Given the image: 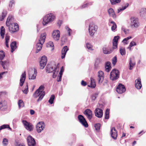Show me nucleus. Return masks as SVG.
Masks as SVG:
<instances>
[{
    "mask_svg": "<svg viewBox=\"0 0 146 146\" xmlns=\"http://www.w3.org/2000/svg\"><path fill=\"white\" fill-rule=\"evenodd\" d=\"M44 88V87L43 86H40L33 94V96L35 98H36L39 97L37 100L38 102L42 100L45 95L44 91H43Z\"/></svg>",
    "mask_w": 146,
    "mask_h": 146,
    "instance_id": "f257e3e1",
    "label": "nucleus"
},
{
    "mask_svg": "<svg viewBox=\"0 0 146 146\" xmlns=\"http://www.w3.org/2000/svg\"><path fill=\"white\" fill-rule=\"evenodd\" d=\"M55 18L54 15L52 13L46 14L43 18L42 25H46L48 23L53 21Z\"/></svg>",
    "mask_w": 146,
    "mask_h": 146,
    "instance_id": "f03ea898",
    "label": "nucleus"
},
{
    "mask_svg": "<svg viewBox=\"0 0 146 146\" xmlns=\"http://www.w3.org/2000/svg\"><path fill=\"white\" fill-rule=\"evenodd\" d=\"M46 36V34L45 33L41 34L40 38L36 44V53L38 52L39 51L41 50L42 45L45 42Z\"/></svg>",
    "mask_w": 146,
    "mask_h": 146,
    "instance_id": "7ed1b4c3",
    "label": "nucleus"
},
{
    "mask_svg": "<svg viewBox=\"0 0 146 146\" xmlns=\"http://www.w3.org/2000/svg\"><path fill=\"white\" fill-rule=\"evenodd\" d=\"M130 26L132 28H137L140 25L139 19L135 17H131L130 18Z\"/></svg>",
    "mask_w": 146,
    "mask_h": 146,
    "instance_id": "20e7f679",
    "label": "nucleus"
},
{
    "mask_svg": "<svg viewBox=\"0 0 146 146\" xmlns=\"http://www.w3.org/2000/svg\"><path fill=\"white\" fill-rule=\"evenodd\" d=\"M119 76V71L115 69L113 70L110 72V78L111 80L113 81L118 79Z\"/></svg>",
    "mask_w": 146,
    "mask_h": 146,
    "instance_id": "39448f33",
    "label": "nucleus"
},
{
    "mask_svg": "<svg viewBox=\"0 0 146 146\" xmlns=\"http://www.w3.org/2000/svg\"><path fill=\"white\" fill-rule=\"evenodd\" d=\"M6 26L8 27L9 32L12 33L17 32L19 30L18 25L17 23H12Z\"/></svg>",
    "mask_w": 146,
    "mask_h": 146,
    "instance_id": "423d86ee",
    "label": "nucleus"
},
{
    "mask_svg": "<svg viewBox=\"0 0 146 146\" xmlns=\"http://www.w3.org/2000/svg\"><path fill=\"white\" fill-rule=\"evenodd\" d=\"M97 29V26L94 24L91 23L90 25L88 30L90 35L91 36H93Z\"/></svg>",
    "mask_w": 146,
    "mask_h": 146,
    "instance_id": "0eeeda50",
    "label": "nucleus"
},
{
    "mask_svg": "<svg viewBox=\"0 0 146 146\" xmlns=\"http://www.w3.org/2000/svg\"><path fill=\"white\" fill-rule=\"evenodd\" d=\"M28 74L29 79H35L37 74L36 69L35 68H34V70L31 69L29 70Z\"/></svg>",
    "mask_w": 146,
    "mask_h": 146,
    "instance_id": "6e6552de",
    "label": "nucleus"
},
{
    "mask_svg": "<svg viewBox=\"0 0 146 146\" xmlns=\"http://www.w3.org/2000/svg\"><path fill=\"white\" fill-rule=\"evenodd\" d=\"M78 119L79 122L85 127H88V123L85 118L82 115H80L78 116Z\"/></svg>",
    "mask_w": 146,
    "mask_h": 146,
    "instance_id": "1a4fd4ad",
    "label": "nucleus"
},
{
    "mask_svg": "<svg viewBox=\"0 0 146 146\" xmlns=\"http://www.w3.org/2000/svg\"><path fill=\"white\" fill-rule=\"evenodd\" d=\"M45 125L44 123L42 122H40L37 123L36 125V130L38 133H40L44 128Z\"/></svg>",
    "mask_w": 146,
    "mask_h": 146,
    "instance_id": "9d476101",
    "label": "nucleus"
},
{
    "mask_svg": "<svg viewBox=\"0 0 146 146\" xmlns=\"http://www.w3.org/2000/svg\"><path fill=\"white\" fill-rule=\"evenodd\" d=\"M22 123L27 129L30 131L33 130V125L31 123L28 122L26 120H23Z\"/></svg>",
    "mask_w": 146,
    "mask_h": 146,
    "instance_id": "9b49d317",
    "label": "nucleus"
},
{
    "mask_svg": "<svg viewBox=\"0 0 146 146\" xmlns=\"http://www.w3.org/2000/svg\"><path fill=\"white\" fill-rule=\"evenodd\" d=\"M27 140L29 146H35L36 142L34 139L31 136L29 135L27 138Z\"/></svg>",
    "mask_w": 146,
    "mask_h": 146,
    "instance_id": "f8f14e48",
    "label": "nucleus"
},
{
    "mask_svg": "<svg viewBox=\"0 0 146 146\" xmlns=\"http://www.w3.org/2000/svg\"><path fill=\"white\" fill-rule=\"evenodd\" d=\"M116 91L118 94H121L125 92V88L123 85L119 84L116 88Z\"/></svg>",
    "mask_w": 146,
    "mask_h": 146,
    "instance_id": "ddd939ff",
    "label": "nucleus"
},
{
    "mask_svg": "<svg viewBox=\"0 0 146 146\" xmlns=\"http://www.w3.org/2000/svg\"><path fill=\"white\" fill-rule=\"evenodd\" d=\"M84 113L86 116L89 120L92 119L93 115L92 112L90 109H87L85 110L84 112Z\"/></svg>",
    "mask_w": 146,
    "mask_h": 146,
    "instance_id": "4468645a",
    "label": "nucleus"
},
{
    "mask_svg": "<svg viewBox=\"0 0 146 146\" xmlns=\"http://www.w3.org/2000/svg\"><path fill=\"white\" fill-rule=\"evenodd\" d=\"M94 113L96 117L100 118L102 117L103 115V110L100 108H96L94 111Z\"/></svg>",
    "mask_w": 146,
    "mask_h": 146,
    "instance_id": "2eb2a0df",
    "label": "nucleus"
},
{
    "mask_svg": "<svg viewBox=\"0 0 146 146\" xmlns=\"http://www.w3.org/2000/svg\"><path fill=\"white\" fill-rule=\"evenodd\" d=\"M7 108V102L5 100H2L0 101V110L5 111Z\"/></svg>",
    "mask_w": 146,
    "mask_h": 146,
    "instance_id": "dca6fc26",
    "label": "nucleus"
},
{
    "mask_svg": "<svg viewBox=\"0 0 146 146\" xmlns=\"http://www.w3.org/2000/svg\"><path fill=\"white\" fill-rule=\"evenodd\" d=\"M54 39L55 40H59L60 36V32L58 30L54 31L52 35Z\"/></svg>",
    "mask_w": 146,
    "mask_h": 146,
    "instance_id": "f3484780",
    "label": "nucleus"
},
{
    "mask_svg": "<svg viewBox=\"0 0 146 146\" xmlns=\"http://www.w3.org/2000/svg\"><path fill=\"white\" fill-rule=\"evenodd\" d=\"M110 134L113 139H117V132L114 127H113L111 128Z\"/></svg>",
    "mask_w": 146,
    "mask_h": 146,
    "instance_id": "a211bd4d",
    "label": "nucleus"
},
{
    "mask_svg": "<svg viewBox=\"0 0 146 146\" xmlns=\"http://www.w3.org/2000/svg\"><path fill=\"white\" fill-rule=\"evenodd\" d=\"M98 80L99 84L102 83L104 78V72L101 71H99L98 73Z\"/></svg>",
    "mask_w": 146,
    "mask_h": 146,
    "instance_id": "6ab92c4d",
    "label": "nucleus"
},
{
    "mask_svg": "<svg viewBox=\"0 0 146 146\" xmlns=\"http://www.w3.org/2000/svg\"><path fill=\"white\" fill-rule=\"evenodd\" d=\"M69 49L67 46H65L63 47L61 51V58L63 59L65 58L67 52Z\"/></svg>",
    "mask_w": 146,
    "mask_h": 146,
    "instance_id": "aec40b11",
    "label": "nucleus"
},
{
    "mask_svg": "<svg viewBox=\"0 0 146 146\" xmlns=\"http://www.w3.org/2000/svg\"><path fill=\"white\" fill-rule=\"evenodd\" d=\"M26 72H24L22 74L21 76V78L20 80V86H22L24 82L25 78H26Z\"/></svg>",
    "mask_w": 146,
    "mask_h": 146,
    "instance_id": "412c9836",
    "label": "nucleus"
},
{
    "mask_svg": "<svg viewBox=\"0 0 146 146\" xmlns=\"http://www.w3.org/2000/svg\"><path fill=\"white\" fill-rule=\"evenodd\" d=\"M135 86L138 89H140L142 87L141 79L139 78L135 80Z\"/></svg>",
    "mask_w": 146,
    "mask_h": 146,
    "instance_id": "4be33fe9",
    "label": "nucleus"
},
{
    "mask_svg": "<svg viewBox=\"0 0 146 146\" xmlns=\"http://www.w3.org/2000/svg\"><path fill=\"white\" fill-rule=\"evenodd\" d=\"M108 12L110 16L112 17L114 19L116 18V15L113 9L110 8L108 10Z\"/></svg>",
    "mask_w": 146,
    "mask_h": 146,
    "instance_id": "5701e85b",
    "label": "nucleus"
},
{
    "mask_svg": "<svg viewBox=\"0 0 146 146\" xmlns=\"http://www.w3.org/2000/svg\"><path fill=\"white\" fill-rule=\"evenodd\" d=\"M111 68V63L110 62H107L105 64L106 71L107 72H109Z\"/></svg>",
    "mask_w": 146,
    "mask_h": 146,
    "instance_id": "b1692460",
    "label": "nucleus"
},
{
    "mask_svg": "<svg viewBox=\"0 0 146 146\" xmlns=\"http://www.w3.org/2000/svg\"><path fill=\"white\" fill-rule=\"evenodd\" d=\"M16 42L15 41L13 42H11L10 45L11 48V52H13L17 48Z\"/></svg>",
    "mask_w": 146,
    "mask_h": 146,
    "instance_id": "393cba45",
    "label": "nucleus"
},
{
    "mask_svg": "<svg viewBox=\"0 0 146 146\" xmlns=\"http://www.w3.org/2000/svg\"><path fill=\"white\" fill-rule=\"evenodd\" d=\"M13 19V16H9L7 19L6 22V25H9L12 24L11 22Z\"/></svg>",
    "mask_w": 146,
    "mask_h": 146,
    "instance_id": "a878e982",
    "label": "nucleus"
},
{
    "mask_svg": "<svg viewBox=\"0 0 146 146\" xmlns=\"http://www.w3.org/2000/svg\"><path fill=\"white\" fill-rule=\"evenodd\" d=\"M135 62L133 60H132L131 58L129 59V68L130 70H132L133 67L135 66Z\"/></svg>",
    "mask_w": 146,
    "mask_h": 146,
    "instance_id": "bb28decb",
    "label": "nucleus"
},
{
    "mask_svg": "<svg viewBox=\"0 0 146 146\" xmlns=\"http://www.w3.org/2000/svg\"><path fill=\"white\" fill-rule=\"evenodd\" d=\"M0 63L4 69L5 68V66H7L9 64V62L8 61H2L1 60Z\"/></svg>",
    "mask_w": 146,
    "mask_h": 146,
    "instance_id": "cd10ccee",
    "label": "nucleus"
},
{
    "mask_svg": "<svg viewBox=\"0 0 146 146\" xmlns=\"http://www.w3.org/2000/svg\"><path fill=\"white\" fill-rule=\"evenodd\" d=\"M46 72L48 73H50L52 72L53 71L52 67H51V66L48 64L46 67Z\"/></svg>",
    "mask_w": 146,
    "mask_h": 146,
    "instance_id": "c85d7f7f",
    "label": "nucleus"
},
{
    "mask_svg": "<svg viewBox=\"0 0 146 146\" xmlns=\"http://www.w3.org/2000/svg\"><path fill=\"white\" fill-rule=\"evenodd\" d=\"M88 86L92 88H94L96 86L95 80L92 78H91L90 86L88 85Z\"/></svg>",
    "mask_w": 146,
    "mask_h": 146,
    "instance_id": "c756f323",
    "label": "nucleus"
},
{
    "mask_svg": "<svg viewBox=\"0 0 146 146\" xmlns=\"http://www.w3.org/2000/svg\"><path fill=\"white\" fill-rule=\"evenodd\" d=\"M9 36L7 34H6L5 37V44L6 47L8 48L9 46L8 44L9 41Z\"/></svg>",
    "mask_w": 146,
    "mask_h": 146,
    "instance_id": "7c9ffc66",
    "label": "nucleus"
},
{
    "mask_svg": "<svg viewBox=\"0 0 146 146\" xmlns=\"http://www.w3.org/2000/svg\"><path fill=\"white\" fill-rule=\"evenodd\" d=\"M5 33V29L3 26H2L1 28L0 34L2 38H4V35Z\"/></svg>",
    "mask_w": 146,
    "mask_h": 146,
    "instance_id": "2f4dec72",
    "label": "nucleus"
},
{
    "mask_svg": "<svg viewBox=\"0 0 146 146\" xmlns=\"http://www.w3.org/2000/svg\"><path fill=\"white\" fill-rule=\"evenodd\" d=\"M40 61L43 62L44 64H46L47 62V58L45 56H43L41 58Z\"/></svg>",
    "mask_w": 146,
    "mask_h": 146,
    "instance_id": "473e14b6",
    "label": "nucleus"
},
{
    "mask_svg": "<svg viewBox=\"0 0 146 146\" xmlns=\"http://www.w3.org/2000/svg\"><path fill=\"white\" fill-rule=\"evenodd\" d=\"M47 47H51L52 49L54 48V45L52 42L50 41L47 43L46 44Z\"/></svg>",
    "mask_w": 146,
    "mask_h": 146,
    "instance_id": "72a5a7b5",
    "label": "nucleus"
},
{
    "mask_svg": "<svg viewBox=\"0 0 146 146\" xmlns=\"http://www.w3.org/2000/svg\"><path fill=\"white\" fill-rule=\"evenodd\" d=\"M18 104L19 108L23 107L24 106V104L23 101L21 100H19L18 102Z\"/></svg>",
    "mask_w": 146,
    "mask_h": 146,
    "instance_id": "f704fd0d",
    "label": "nucleus"
},
{
    "mask_svg": "<svg viewBox=\"0 0 146 146\" xmlns=\"http://www.w3.org/2000/svg\"><path fill=\"white\" fill-rule=\"evenodd\" d=\"M55 98V96L54 95H52L51 96L48 100V102L50 104H52L53 103L54 100Z\"/></svg>",
    "mask_w": 146,
    "mask_h": 146,
    "instance_id": "c9c22d12",
    "label": "nucleus"
},
{
    "mask_svg": "<svg viewBox=\"0 0 146 146\" xmlns=\"http://www.w3.org/2000/svg\"><path fill=\"white\" fill-rule=\"evenodd\" d=\"M109 111L110 110L109 109H107L106 111L105 112V119H108L109 118Z\"/></svg>",
    "mask_w": 146,
    "mask_h": 146,
    "instance_id": "e433bc0d",
    "label": "nucleus"
},
{
    "mask_svg": "<svg viewBox=\"0 0 146 146\" xmlns=\"http://www.w3.org/2000/svg\"><path fill=\"white\" fill-rule=\"evenodd\" d=\"M103 51L104 53L105 54H109L111 52V50H109L108 49L105 47L103 48Z\"/></svg>",
    "mask_w": 146,
    "mask_h": 146,
    "instance_id": "4c0bfd02",
    "label": "nucleus"
},
{
    "mask_svg": "<svg viewBox=\"0 0 146 146\" xmlns=\"http://www.w3.org/2000/svg\"><path fill=\"white\" fill-rule=\"evenodd\" d=\"M7 13L6 11L3 12L2 15L1 16H0V20L1 21H2L4 19L7 15Z\"/></svg>",
    "mask_w": 146,
    "mask_h": 146,
    "instance_id": "58836bf2",
    "label": "nucleus"
},
{
    "mask_svg": "<svg viewBox=\"0 0 146 146\" xmlns=\"http://www.w3.org/2000/svg\"><path fill=\"white\" fill-rule=\"evenodd\" d=\"M129 4L128 3H125V6L121 8L120 9L118 10V12L119 13V12L121 11H123L126 9L129 6Z\"/></svg>",
    "mask_w": 146,
    "mask_h": 146,
    "instance_id": "ea45409f",
    "label": "nucleus"
},
{
    "mask_svg": "<svg viewBox=\"0 0 146 146\" xmlns=\"http://www.w3.org/2000/svg\"><path fill=\"white\" fill-rule=\"evenodd\" d=\"M120 53L122 55H125V49L123 48H121L119 50Z\"/></svg>",
    "mask_w": 146,
    "mask_h": 146,
    "instance_id": "a19ab883",
    "label": "nucleus"
},
{
    "mask_svg": "<svg viewBox=\"0 0 146 146\" xmlns=\"http://www.w3.org/2000/svg\"><path fill=\"white\" fill-rule=\"evenodd\" d=\"M5 56V54L3 51H0V60H3Z\"/></svg>",
    "mask_w": 146,
    "mask_h": 146,
    "instance_id": "79ce46f5",
    "label": "nucleus"
},
{
    "mask_svg": "<svg viewBox=\"0 0 146 146\" xmlns=\"http://www.w3.org/2000/svg\"><path fill=\"white\" fill-rule=\"evenodd\" d=\"M110 23L113 24V25L111 27V29L112 31H114L116 28L117 26L115 23L113 21L110 22Z\"/></svg>",
    "mask_w": 146,
    "mask_h": 146,
    "instance_id": "37998d69",
    "label": "nucleus"
},
{
    "mask_svg": "<svg viewBox=\"0 0 146 146\" xmlns=\"http://www.w3.org/2000/svg\"><path fill=\"white\" fill-rule=\"evenodd\" d=\"M15 5V1L14 0H12L9 3V7L10 9H11L13 7H14Z\"/></svg>",
    "mask_w": 146,
    "mask_h": 146,
    "instance_id": "c03bdc74",
    "label": "nucleus"
},
{
    "mask_svg": "<svg viewBox=\"0 0 146 146\" xmlns=\"http://www.w3.org/2000/svg\"><path fill=\"white\" fill-rule=\"evenodd\" d=\"M110 1L111 4L115 5L120 3L121 0H111Z\"/></svg>",
    "mask_w": 146,
    "mask_h": 146,
    "instance_id": "a18cd8bd",
    "label": "nucleus"
},
{
    "mask_svg": "<svg viewBox=\"0 0 146 146\" xmlns=\"http://www.w3.org/2000/svg\"><path fill=\"white\" fill-rule=\"evenodd\" d=\"M94 127L95 129L97 131H98L100 130V129L101 127L100 124V123L96 124H95Z\"/></svg>",
    "mask_w": 146,
    "mask_h": 146,
    "instance_id": "49530a36",
    "label": "nucleus"
},
{
    "mask_svg": "<svg viewBox=\"0 0 146 146\" xmlns=\"http://www.w3.org/2000/svg\"><path fill=\"white\" fill-rule=\"evenodd\" d=\"M117 62V58L116 56H114L112 59V63L114 65H115Z\"/></svg>",
    "mask_w": 146,
    "mask_h": 146,
    "instance_id": "de8ad7c7",
    "label": "nucleus"
},
{
    "mask_svg": "<svg viewBox=\"0 0 146 146\" xmlns=\"http://www.w3.org/2000/svg\"><path fill=\"white\" fill-rule=\"evenodd\" d=\"M8 141L7 139L6 138H4L3 140V145L6 146L7 145L8 143Z\"/></svg>",
    "mask_w": 146,
    "mask_h": 146,
    "instance_id": "09e8293b",
    "label": "nucleus"
},
{
    "mask_svg": "<svg viewBox=\"0 0 146 146\" xmlns=\"http://www.w3.org/2000/svg\"><path fill=\"white\" fill-rule=\"evenodd\" d=\"M98 95V94L97 93H95L93 94L91 96V98L92 100H94L96 98Z\"/></svg>",
    "mask_w": 146,
    "mask_h": 146,
    "instance_id": "8fccbe9b",
    "label": "nucleus"
},
{
    "mask_svg": "<svg viewBox=\"0 0 146 146\" xmlns=\"http://www.w3.org/2000/svg\"><path fill=\"white\" fill-rule=\"evenodd\" d=\"M40 69H42L44 68L46 64H44L43 62L40 61Z\"/></svg>",
    "mask_w": 146,
    "mask_h": 146,
    "instance_id": "3c124183",
    "label": "nucleus"
},
{
    "mask_svg": "<svg viewBox=\"0 0 146 146\" xmlns=\"http://www.w3.org/2000/svg\"><path fill=\"white\" fill-rule=\"evenodd\" d=\"M86 46L87 48L88 49L91 50H93V49H92V46L89 43H87L86 44Z\"/></svg>",
    "mask_w": 146,
    "mask_h": 146,
    "instance_id": "603ef678",
    "label": "nucleus"
},
{
    "mask_svg": "<svg viewBox=\"0 0 146 146\" xmlns=\"http://www.w3.org/2000/svg\"><path fill=\"white\" fill-rule=\"evenodd\" d=\"M131 38V36H129V37H127L126 38L124 39L123 40V42H124V43H125L126 44H127V41L128 40Z\"/></svg>",
    "mask_w": 146,
    "mask_h": 146,
    "instance_id": "864d4df0",
    "label": "nucleus"
},
{
    "mask_svg": "<svg viewBox=\"0 0 146 146\" xmlns=\"http://www.w3.org/2000/svg\"><path fill=\"white\" fill-rule=\"evenodd\" d=\"M28 90V86L27 84V85L25 87V89L24 90H23V92L25 94H27V91Z\"/></svg>",
    "mask_w": 146,
    "mask_h": 146,
    "instance_id": "5fc2aeb1",
    "label": "nucleus"
},
{
    "mask_svg": "<svg viewBox=\"0 0 146 146\" xmlns=\"http://www.w3.org/2000/svg\"><path fill=\"white\" fill-rule=\"evenodd\" d=\"M117 42L116 41H115V42H113V49H115L117 48Z\"/></svg>",
    "mask_w": 146,
    "mask_h": 146,
    "instance_id": "6e6d98bb",
    "label": "nucleus"
},
{
    "mask_svg": "<svg viewBox=\"0 0 146 146\" xmlns=\"http://www.w3.org/2000/svg\"><path fill=\"white\" fill-rule=\"evenodd\" d=\"M122 30L126 34H128L129 32V30L128 29H126L124 28H122Z\"/></svg>",
    "mask_w": 146,
    "mask_h": 146,
    "instance_id": "4d7b16f0",
    "label": "nucleus"
},
{
    "mask_svg": "<svg viewBox=\"0 0 146 146\" xmlns=\"http://www.w3.org/2000/svg\"><path fill=\"white\" fill-rule=\"evenodd\" d=\"M65 28L67 30L69 34V35L70 36V32L72 31L71 30L70 28H69L68 26L66 27Z\"/></svg>",
    "mask_w": 146,
    "mask_h": 146,
    "instance_id": "13d9d810",
    "label": "nucleus"
},
{
    "mask_svg": "<svg viewBox=\"0 0 146 146\" xmlns=\"http://www.w3.org/2000/svg\"><path fill=\"white\" fill-rule=\"evenodd\" d=\"M119 38V36H115L114 37L113 40V42H115V41H116L117 42H118V40Z\"/></svg>",
    "mask_w": 146,
    "mask_h": 146,
    "instance_id": "bf43d9fd",
    "label": "nucleus"
},
{
    "mask_svg": "<svg viewBox=\"0 0 146 146\" xmlns=\"http://www.w3.org/2000/svg\"><path fill=\"white\" fill-rule=\"evenodd\" d=\"M130 47H132L134 46H135L136 45V43L134 41H131L130 44Z\"/></svg>",
    "mask_w": 146,
    "mask_h": 146,
    "instance_id": "052dcab7",
    "label": "nucleus"
},
{
    "mask_svg": "<svg viewBox=\"0 0 146 146\" xmlns=\"http://www.w3.org/2000/svg\"><path fill=\"white\" fill-rule=\"evenodd\" d=\"M64 67L63 66L61 67L60 71L59 73V74L60 75H61V76L62 75V73L64 72Z\"/></svg>",
    "mask_w": 146,
    "mask_h": 146,
    "instance_id": "680f3d73",
    "label": "nucleus"
},
{
    "mask_svg": "<svg viewBox=\"0 0 146 146\" xmlns=\"http://www.w3.org/2000/svg\"><path fill=\"white\" fill-rule=\"evenodd\" d=\"M81 84L83 86H85L87 85L86 82L83 80L82 81Z\"/></svg>",
    "mask_w": 146,
    "mask_h": 146,
    "instance_id": "e2e57ef3",
    "label": "nucleus"
},
{
    "mask_svg": "<svg viewBox=\"0 0 146 146\" xmlns=\"http://www.w3.org/2000/svg\"><path fill=\"white\" fill-rule=\"evenodd\" d=\"M57 73L56 72V71L54 70L52 77L53 78H55L56 76Z\"/></svg>",
    "mask_w": 146,
    "mask_h": 146,
    "instance_id": "0e129e2a",
    "label": "nucleus"
},
{
    "mask_svg": "<svg viewBox=\"0 0 146 146\" xmlns=\"http://www.w3.org/2000/svg\"><path fill=\"white\" fill-rule=\"evenodd\" d=\"M7 72H4L0 73V79L2 78L3 75L5 73H7Z\"/></svg>",
    "mask_w": 146,
    "mask_h": 146,
    "instance_id": "69168bd1",
    "label": "nucleus"
},
{
    "mask_svg": "<svg viewBox=\"0 0 146 146\" xmlns=\"http://www.w3.org/2000/svg\"><path fill=\"white\" fill-rule=\"evenodd\" d=\"M30 113L31 115H33L35 113V111L34 110H30Z\"/></svg>",
    "mask_w": 146,
    "mask_h": 146,
    "instance_id": "338daca9",
    "label": "nucleus"
},
{
    "mask_svg": "<svg viewBox=\"0 0 146 146\" xmlns=\"http://www.w3.org/2000/svg\"><path fill=\"white\" fill-rule=\"evenodd\" d=\"M5 94V93L4 92H0V98L2 96L4 95Z\"/></svg>",
    "mask_w": 146,
    "mask_h": 146,
    "instance_id": "774afa93",
    "label": "nucleus"
}]
</instances>
